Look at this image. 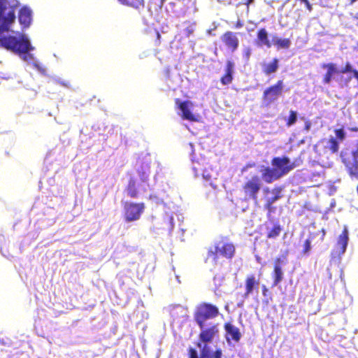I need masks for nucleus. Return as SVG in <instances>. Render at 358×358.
<instances>
[{
  "mask_svg": "<svg viewBox=\"0 0 358 358\" xmlns=\"http://www.w3.org/2000/svg\"><path fill=\"white\" fill-rule=\"evenodd\" d=\"M321 67L327 70L322 78V83L324 85H329L331 82L334 76L339 72L336 64L332 62L324 63L321 65Z\"/></svg>",
  "mask_w": 358,
  "mask_h": 358,
  "instance_id": "16",
  "label": "nucleus"
},
{
  "mask_svg": "<svg viewBox=\"0 0 358 358\" xmlns=\"http://www.w3.org/2000/svg\"><path fill=\"white\" fill-rule=\"evenodd\" d=\"M335 134L337 138H338L340 141H343L345 137V134L343 129H336L335 130Z\"/></svg>",
  "mask_w": 358,
  "mask_h": 358,
  "instance_id": "34",
  "label": "nucleus"
},
{
  "mask_svg": "<svg viewBox=\"0 0 358 358\" xmlns=\"http://www.w3.org/2000/svg\"><path fill=\"white\" fill-rule=\"evenodd\" d=\"M201 331L199 335V341L196 343V346L199 348L203 346H206L208 350V344L213 342L214 338L219 336V324L217 323L210 325L209 327L200 329Z\"/></svg>",
  "mask_w": 358,
  "mask_h": 358,
  "instance_id": "6",
  "label": "nucleus"
},
{
  "mask_svg": "<svg viewBox=\"0 0 358 358\" xmlns=\"http://www.w3.org/2000/svg\"><path fill=\"white\" fill-rule=\"evenodd\" d=\"M325 141H326V140H324V139H322V140H321V141H320V143H324Z\"/></svg>",
  "mask_w": 358,
  "mask_h": 358,
  "instance_id": "47",
  "label": "nucleus"
},
{
  "mask_svg": "<svg viewBox=\"0 0 358 358\" xmlns=\"http://www.w3.org/2000/svg\"><path fill=\"white\" fill-rule=\"evenodd\" d=\"M18 6L17 0H0L1 29L6 31L9 30V26L15 20V10Z\"/></svg>",
  "mask_w": 358,
  "mask_h": 358,
  "instance_id": "3",
  "label": "nucleus"
},
{
  "mask_svg": "<svg viewBox=\"0 0 358 358\" xmlns=\"http://www.w3.org/2000/svg\"><path fill=\"white\" fill-rule=\"evenodd\" d=\"M175 103L178 106V108L181 110V117L183 120H187L190 122H196L198 120L196 116L194 115L189 109V107L193 106V103L191 101H181L179 99H176Z\"/></svg>",
  "mask_w": 358,
  "mask_h": 358,
  "instance_id": "12",
  "label": "nucleus"
},
{
  "mask_svg": "<svg viewBox=\"0 0 358 358\" xmlns=\"http://www.w3.org/2000/svg\"><path fill=\"white\" fill-rule=\"evenodd\" d=\"M209 351L206 346H203L201 350V356L199 357L196 349L189 348L188 349V358H210ZM212 358H222V350L220 348L216 349L212 356Z\"/></svg>",
  "mask_w": 358,
  "mask_h": 358,
  "instance_id": "13",
  "label": "nucleus"
},
{
  "mask_svg": "<svg viewBox=\"0 0 358 358\" xmlns=\"http://www.w3.org/2000/svg\"><path fill=\"white\" fill-rule=\"evenodd\" d=\"M310 241L309 239H306L303 243V253L308 254L310 250Z\"/></svg>",
  "mask_w": 358,
  "mask_h": 358,
  "instance_id": "35",
  "label": "nucleus"
},
{
  "mask_svg": "<svg viewBox=\"0 0 358 358\" xmlns=\"http://www.w3.org/2000/svg\"><path fill=\"white\" fill-rule=\"evenodd\" d=\"M297 120V114L294 110L289 111V115L286 120V125L290 127L296 123Z\"/></svg>",
  "mask_w": 358,
  "mask_h": 358,
  "instance_id": "30",
  "label": "nucleus"
},
{
  "mask_svg": "<svg viewBox=\"0 0 358 358\" xmlns=\"http://www.w3.org/2000/svg\"><path fill=\"white\" fill-rule=\"evenodd\" d=\"M273 45H275L278 49H288L291 45V41L289 38H273Z\"/></svg>",
  "mask_w": 358,
  "mask_h": 358,
  "instance_id": "27",
  "label": "nucleus"
},
{
  "mask_svg": "<svg viewBox=\"0 0 358 358\" xmlns=\"http://www.w3.org/2000/svg\"><path fill=\"white\" fill-rule=\"evenodd\" d=\"M234 71V64L231 61H227L225 67V73L220 78V82L223 85H228L232 83Z\"/></svg>",
  "mask_w": 358,
  "mask_h": 358,
  "instance_id": "18",
  "label": "nucleus"
},
{
  "mask_svg": "<svg viewBox=\"0 0 358 358\" xmlns=\"http://www.w3.org/2000/svg\"><path fill=\"white\" fill-rule=\"evenodd\" d=\"M264 208L267 210V217H271V214L273 213L275 210H276V208L273 206V203H268V202H266L265 205H264Z\"/></svg>",
  "mask_w": 358,
  "mask_h": 358,
  "instance_id": "31",
  "label": "nucleus"
},
{
  "mask_svg": "<svg viewBox=\"0 0 358 358\" xmlns=\"http://www.w3.org/2000/svg\"><path fill=\"white\" fill-rule=\"evenodd\" d=\"M121 4L140 9L144 7V0H117Z\"/></svg>",
  "mask_w": 358,
  "mask_h": 358,
  "instance_id": "23",
  "label": "nucleus"
},
{
  "mask_svg": "<svg viewBox=\"0 0 358 358\" xmlns=\"http://www.w3.org/2000/svg\"><path fill=\"white\" fill-rule=\"evenodd\" d=\"M348 241V234L347 229H344L342 233L339 235L338 240V245L341 246L342 252H344L346 250V247Z\"/></svg>",
  "mask_w": 358,
  "mask_h": 358,
  "instance_id": "26",
  "label": "nucleus"
},
{
  "mask_svg": "<svg viewBox=\"0 0 358 358\" xmlns=\"http://www.w3.org/2000/svg\"><path fill=\"white\" fill-rule=\"evenodd\" d=\"M262 186L261 178L257 175H254L250 178L247 179L242 185V191L245 199L257 201Z\"/></svg>",
  "mask_w": 358,
  "mask_h": 358,
  "instance_id": "5",
  "label": "nucleus"
},
{
  "mask_svg": "<svg viewBox=\"0 0 358 358\" xmlns=\"http://www.w3.org/2000/svg\"><path fill=\"white\" fill-rule=\"evenodd\" d=\"M224 329L226 331V339L228 342H229L230 340H232L236 343L240 341L241 333L238 327H235L230 322H227L224 324Z\"/></svg>",
  "mask_w": 358,
  "mask_h": 358,
  "instance_id": "15",
  "label": "nucleus"
},
{
  "mask_svg": "<svg viewBox=\"0 0 358 358\" xmlns=\"http://www.w3.org/2000/svg\"><path fill=\"white\" fill-rule=\"evenodd\" d=\"M238 0H229V3H236Z\"/></svg>",
  "mask_w": 358,
  "mask_h": 358,
  "instance_id": "46",
  "label": "nucleus"
},
{
  "mask_svg": "<svg viewBox=\"0 0 358 358\" xmlns=\"http://www.w3.org/2000/svg\"><path fill=\"white\" fill-rule=\"evenodd\" d=\"M279 67V60L274 58L270 63H264L262 64V71L265 75H270L277 71Z\"/></svg>",
  "mask_w": 358,
  "mask_h": 358,
  "instance_id": "21",
  "label": "nucleus"
},
{
  "mask_svg": "<svg viewBox=\"0 0 358 358\" xmlns=\"http://www.w3.org/2000/svg\"><path fill=\"white\" fill-rule=\"evenodd\" d=\"M357 25L358 26V23H357Z\"/></svg>",
  "mask_w": 358,
  "mask_h": 358,
  "instance_id": "48",
  "label": "nucleus"
},
{
  "mask_svg": "<svg viewBox=\"0 0 358 358\" xmlns=\"http://www.w3.org/2000/svg\"><path fill=\"white\" fill-rule=\"evenodd\" d=\"M327 143L328 144L327 149L331 153H336L338 151L339 145L336 139H335L334 138H331L328 141H327Z\"/></svg>",
  "mask_w": 358,
  "mask_h": 358,
  "instance_id": "29",
  "label": "nucleus"
},
{
  "mask_svg": "<svg viewBox=\"0 0 358 358\" xmlns=\"http://www.w3.org/2000/svg\"><path fill=\"white\" fill-rule=\"evenodd\" d=\"M219 315L218 308L209 303H201L194 313V319L200 329L206 326V321L213 319Z\"/></svg>",
  "mask_w": 358,
  "mask_h": 358,
  "instance_id": "4",
  "label": "nucleus"
},
{
  "mask_svg": "<svg viewBox=\"0 0 358 358\" xmlns=\"http://www.w3.org/2000/svg\"><path fill=\"white\" fill-rule=\"evenodd\" d=\"M301 2L304 3V4L306 5V8H307L309 11H311V10H312L313 7H312V5L310 4V3L309 2V1H308V0H302V1H301Z\"/></svg>",
  "mask_w": 358,
  "mask_h": 358,
  "instance_id": "37",
  "label": "nucleus"
},
{
  "mask_svg": "<svg viewBox=\"0 0 358 358\" xmlns=\"http://www.w3.org/2000/svg\"><path fill=\"white\" fill-rule=\"evenodd\" d=\"M194 32V29L192 27H187L185 29V33L187 36H189L191 34H192Z\"/></svg>",
  "mask_w": 358,
  "mask_h": 358,
  "instance_id": "39",
  "label": "nucleus"
},
{
  "mask_svg": "<svg viewBox=\"0 0 358 358\" xmlns=\"http://www.w3.org/2000/svg\"><path fill=\"white\" fill-rule=\"evenodd\" d=\"M353 68L351 64L348 62L345 64V66L342 68V69L340 71V73H352L353 71Z\"/></svg>",
  "mask_w": 358,
  "mask_h": 358,
  "instance_id": "32",
  "label": "nucleus"
},
{
  "mask_svg": "<svg viewBox=\"0 0 358 358\" xmlns=\"http://www.w3.org/2000/svg\"><path fill=\"white\" fill-rule=\"evenodd\" d=\"M257 43L259 45H266L267 48L271 46V43L268 40V34L265 28H261L257 33Z\"/></svg>",
  "mask_w": 358,
  "mask_h": 358,
  "instance_id": "20",
  "label": "nucleus"
},
{
  "mask_svg": "<svg viewBox=\"0 0 358 358\" xmlns=\"http://www.w3.org/2000/svg\"><path fill=\"white\" fill-rule=\"evenodd\" d=\"M271 165L275 167L280 176L282 177L292 171L295 167L299 166V163L297 160L291 162L288 157L283 156L281 157H273L271 160Z\"/></svg>",
  "mask_w": 358,
  "mask_h": 358,
  "instance_id": "8",
  "label": "nucleus"
},
{
  "mask_svg": "<svg viewBox=\"0 0 358 358\" xmlns=\"http://www.w3.org/2000/svg\"><path fill=\"white\" fill-rule=\"evenodd\" d=\"M127 195L131 198H138L139 192L137 189L136 181L134 178H131L126 187Z\"/></svg>",
  "mask_w": 358,
  "mask_h": 358,
  "instance_id": "22",
  "label": "nucleus"
},
{
  "mask_svg": "<svg viewBox=\"0 0 358 358\" xmlns=\"http://www.w3.org/2000/svg\"><path fill=\"white\" fill-rule=\"evenodd\" d=\"M283 81L278 80L274 85L265 89L262 94V100L266 106L275 101L282 94Z\"/></svg>",
  "mask_w": 358,
  "mask_h": 358,
  "instance_id": "9",
  "label": "nucleus"
},
{
  "mask_svg": "<svg viewBox=\"0 0 358 358\" xmlns=\"http://www.w3.org/2000/svg\"><path fill=\"white\" fill-rule=\"evenodd\" d=\"M262 295L264 296H266L268 295V294L269 293V290L266 287V285H262Z\"/></svg>",
  "mask_w": 358,
  "mask_h": 358,
  "instance_id": "38",
  "label": "nucleus"
},
{
  "mask_svg": "<svg viewBox=\"0 0 358 358\" xmlns=\"http://www.w3.org/2000/svg\"><path fill=\"white\" fill-rule=\"evenodd\" d=\"M143 203L126 202L124 204V218L127 222L138 220L144 212Z\"/></svg>",
  "mask_w": 358,
  "mask_h": 358,
  "instance_id": "7",
  "label": "nucleus"
},
{
  "mask_svg": "<svg viewBox=\"0 0 358 358\" xmlns=\"http://www.w3.org/2000/svg\"><path fill=\"white\" fill-rule=\"evenodd\" d=\"M251 48L250 47H246L243 49V59L248 62L249 61L250 58V55H251Z\"/></svg>",
  "mask_w": 358,
  "mask_h": 358,
  "instance_id": "33",
  "label": "nucleus"
},
{
  "mask_svg": "<svg viewBox=\"0 0 358 358\" xmlns=\"http://www.w3.org/2000/svg\"><path fill=\"white\" fill-rule=\"evenodd\" d=\"M262 178L266 183H271L282 178L278 171L273 166L270 168L266 166L264 169L262 173Z\"/></svg>",
  "mask_w": 358,
  "mask_h": 358,
  "instance_id": "17",
  "label": "nucleus"
},
{
  "mask_svg": "<svg viewBox=\"0 0 358 358\" xmlns=\"http://www.w3.org/2000/svg\"><path fill=\"white\" fill-rule=\"evenodd\" d=\"M354 78H355L357 80V82H358V71L357 69H353V71H352V73Z\"/></svg>",
  "mask_w": 358,
  "mask_h": 358,
  "instance_id": "42",
  "label": "nucleus"
},
{
  "mask_svg": "<svg viewBox=\"0 0 358 358\" xmlns=\"http://www.w3.org/2000/svg\"><path fill=\"white\" fill-rule=\"evenodd\" d=\"M0 47L17 54L24 61L31 60L33 58L29 52L34 50V47L24 34L19 37L15 36H0Z\"/></svg>",
  "mask_w": 358,
  "mask_h": 358,
  "instance_id": "1",
  "label": "nucleus"
},
{
  "mask_svg": "<svg viewBox=\"0 0 358 358\" xmlns=\"http://www.w3.org/2000/svg\"><path fill=\"white\" fill-rule=\"evenodd\" d=\"M282 188L281 187H275L272 189V193L274 194L273 196L267 199V202L274 203L276 201L282 197L281 192Z\"/></svg>",
  "mask_w": 358,
  "mask_h": 358,
  "instance_id": "28",
  "label": "nucleus"
},
{
  "mask_svg": "<svg viewBox=\"0 0 358 358\" xmlns=\"http://www.w3.org/2000/svg\"><path fill=\"white\" fill-rule=\"evenodd\" d=\"M234 27H235V28H236V29L241 28V27H243V22H242L241 20H238L236 22V24H235Z\"/></svg>",
  "mask_w": 358,
  "mask_h": 358,
  "instance_id": "41",
  "label": "nucleus"
},
{
  "mask_svg": "<svg viewBox=\"0 0 358 358\" xmlns=\"http://www.w3.org/2000/svg\"><path fill=\"white\" fill-rule=\"evenodd\" d=\"M309 128H310V123L308 122V123H306V129L308 130Z\"/></svg>",
  "mask_w": 358,
  "mask_h": 358,
  "instance_id": "43",
  "label": "nucleus"
},
{
  "mask_svg": "<svg viewBox=\"0 0 358 358\" xmlns=\"http://www.w3.org/2000/svg\"><path fill=\"white\" fill-rule=\"evenodd\" d=\"M282 229L278 222L275 223L272 228L268 230L266 234V238L269 239H273L279 236Z\"/></svg>",
  "mask_w": 358,
  "mask_h": 358,
  "instance_id": "25",
  "label": "nucleus"
},
{
  "mask_svg": "<svg viewBox=\"0 0 358 358\" xmlns=\"http://www.w3.org/2000/svg\"><path fill=\"white\" fill-rule=\"evenodd\" d=\"M138 174L143 182L148 180L150 175V166L148 164H142L141 167L137 170Z\"/></svg>",
  "mask_w": 358,
  "mask_h": 358,
  "instance_id": "24",
  "label": "nucleus"
},
{
  "mask_svg": "<svg viewBox=\"0 0 358 358\" xmlns=\"http://www.w3.org/2000/svg\"><path fill=\"white\" fill-rule=\"evenodd\" d=\"M156 34V39L155 41V45L159 46L161 44V34L158 31H155Z\"/></svg>",
  "mask_w": 358,
  "mask_h": 358,
  "instance_id": "36",
  "label": "nucleus"
},
{
  "mask_svg": "<svg viewBox=\"0 0 358 358\" xmlns=\"http://www.w3.org/2000/svg\"><path fill=\"white\" fill-rule=\"evenodd\" d=\"M287 262V253L278 257L273 262V271L272 272L273 286H277L283 279L282 266Z\"/></svg>",
  "mask_w": 358,
  "mask_h": 358,
  "instance_id": "10",
  "label": "nucleus"
},
{
  "mask_svg": "<svg viewBox=\"0 0 358 358\" xmlns=\"http://www.w3.org/2000/svg\"><path fill=\"white\" fill-rule=\"evenodd\" d=\"M19 22L24 27L29 26L31 21V13L29 9L26 7L22 8L18 14Z\"/></svg>",
  "mask_w": 358,
  "mask_h": 358,
  "instance_id": "19",
  "label": "nucleus"
},
{
  "mask_svg": "<svg viewBox=\"0 0 358 358\" xmlns=\"http://www.w3.org/2000/svg\"><path fill=\"white\" fill-rule=\"evenodd\" d=\"M236 254V247L227 237L223 236L220 241L215 242L213 247L208 250L206 262L210 259L217 264L220 257L227 259H231Z\"/></svg>",
  "mask_w": 358,
  "mask_h": 358,
  "instance_id": "2",
  "label": "nucleus"
},
{
  "mask_svg": "<svg viewBox=\"0 0 358 358\" xmlns=\"http://www.w3.org/2000/svg\"><path fill=\"white\" fill-rule=\"evenodd\" d=\"M221 41L231 52L236 51L239 46V40L236 36V33L231 31L224 32L221 36Z\"/></svg>",
  "mask_w": 358,
  "mask_h": 358,
  "instance_id": "14",
  "label": "nucleus"
},
{
  "mask_svg": "<svg viewBox=\"0 0 358 358\" xmlns=\"http://www.w3.org/2000/svg\"><path fill=\"white\" fill-rule=\"evenodd\" d=\"M260 283V278L256 277L254 274L248 275L244 281L245 292L242 294L243 300L248 299L250 295L252 294L255 292H257Z\"/></svg>",
  "mask_w": 358,
  "mask_h": 358,
  "instance_id": "11",
  "label": "nucleus"
},
{
  "mask_svg": "<svg viewBox=\"0 0 358 358\" xmlns=\"http://www.w3.org/2000/svg\"><path fill=\"white\" fill-rule=\"evenodd\" d=\"M253 0H247L245 4L249 5L250 3L252 2Z\"/></svg>",
  "mask_w": 358,
  "mask_h": 358,
  "instance_id": "44",
  "label": "nucleus"
},
{
  "mask_svg": "<svg viewBox=\"0 0 358 358\" xmlns=\"http://www.w3.org/2000/svg\"><path fill=\"white\" fill-rule=\"evenodd\" d=\"M255 166V163H248L241 170L242 172L246 171L249 168H252Z\"/></svg>",
  "mask_w": 358,
  "mask_h": 358,
  "instance_id": "40",
  "label": "nucleus"
},
{
  "mask_svg": "<svg viewBox=\"0 0 358 358\" xmlns=\"http://www.w3.org/2000/svg\"><path fill=\"white\" fill-rule=\"evenodd\" d=\"M351 80H352V77H348V78H347V80H346V83H348L350 82V81H351Z\"/></svg>",
  "mask_w": 358,
  "mask_h": 358,
  "instance_id": "45",
  "label": "nucleus"
}]
</instances>
